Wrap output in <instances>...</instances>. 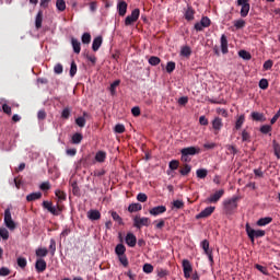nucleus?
<instances>
[{"label": "nucleus", "mask_w": 280, "mask_h": 280, "mask_svg": "<svg viewBox=\"0 0 280 280\" xmlns=\"http://www.w3.org/2000/svg\"><path fill=\"white\" fill-rule=\"evenodd\" d=\"M259 89H261L262 91H266V89H268L269 83L267 81V79H261L258 83Z\"/></svg>", "instance_id": "nucleus-55"}, {"label": "nucleus", "mask_w": 280, "mask_h": 280, "mask_svg": "<svg viewBox=\"0 0 280 280\" xmlns=\"http://www.w3.org/2000/svg\"><path fill=\"white\" fill-rule=\"evenodd\" d=\"M84 117H89V113L84 112L83 116H80L75 119V124L79 126V128H84V126H86V118Z\"/></svg>", "instance_id": "nucleus-21"}, {"label": "nucleus", "mask_w": 280, "mask_h": 280, "mask_svg": "<svg viewBox=\"0 0 280 280\" xmlns=\"http://www.w3.org/2000/svg\"><path fill=\"white\" fill-rule=\"evenodd\" d=\"M106 161V151H98L95 154V162L96 163H104Z\"/></svg>", "instance_id": "nucleus-25"}, {"label": "nucleus", "mask_w": 280, "mask_h": 280, "mask_svg": "<svg viewBox=\"0 0 280 280\" xmlns=\"http://www.w3.org/2000/svg\"><path fill=\"white\" fill-rule=\"evenodd\" d=\"M4 224L7 229H10L11 231L16 229V224L14 223V220H12V212H10V208L4 210Z\"/></svg>", "instance_id": "nucleus-7"}, {"label": "nucleus", "mask_w": 280, "mask_h": 280, "mask_svg": "<svg viewBox=\"0 0 280 280\" xmlns=\"http://www.w3.org/2000/svg\"><path fill=\"white\" fill-rule=\"evenodd\" d=\"M260 132L262 135H268V132H272V127L270 125H264L260 127Z\"/></svg>", "instance_id": "nucleus-54"}, {"label": "nucleus", "mask_w": 280, "mask_h": 280, "mask_svg": "<svg viewBox=\"0 0 280 280\" xmlns=\"http://www.w3.org/2000/svg\"><path fill=\"white\" fill-rule=\"evenodd\" d=\"M173 207L175 209H183L185 207V202H183V200H175L173 201Z\"/></svg>", "instance_id": "nucleus-63"}, {"label": "nucleus", "mask_w": 280, "mask_h": 280, "mask_svg": "<svg viewBox=\"0 0 280 280\" xmlns=\"http://www.w3.org/2000/svg\"><path fill=\"white\" fill-rule=\"evenodd\" d=\"M180 56H184V58H189V56H191V47L189 46L182 47Z\"/></svg>", "instance_id": "nucleus-33"}, {"label": "nucleus", "mask_w": 280, "mask_h": 280, "mask_svg": "<svg viewBox=\"0 0 280 280\" xmlns=\"http://www.w3.org/2000/svg\"><path fill=\"white\" fill-rule=\"evenodd\" d=\"M149 65H151V67H156V66L161 65V58H159L156 56L150 57Z\"/></svg>", "instance_id": "nucleus-35"}, {"label": "nucleus", "mask_w": 280, "mask_h": 280, "mask_svg": "<svg viewBox=\"0 0 280 280\" xmlns=\"http://www.w3.org/2000/svg\"><path fill=\"white\" fill-rule=\"evenodd\" d=\"M18 266L20 268H25L27 266V259L23 257L18 258Z\"/></svg>", "instance_id": "nucleus-62"}, {"label": "nucleus", "mask_w": 280, "mask_h": 280, "mask_svg": "<svg viewBox=\"0 0 280 280\" xmlns=\"http://www.w3.org/2000/svg\"><path fill=\"white\" fill-rule=\"evenodd\" d=\"M270 222H272V218L271 217H265V218H261L257 221V226H267V224H270Z\"/></svg>", "instance_id": "nucleus-30"}, {"label": "nucleus", "mask_w": 280, "mask_h": 280, "mask_svg": "<svg viewBox=\"0 0 280 280\" xmlns=\"http://www.w3.org/2000/svg\"><path fill=\"white\" fill-rule=\"evenodd\" d=\"M273 152H275V156H277V159H280V144L278 143L277 140H273Z\"/></svg>", "instance_id": "nucleus-43"}, {"label": "nucleus", "mask_w": 280, "mask_h": 280, "mask_svg": "<svg viewBox=\"0 0 280 280\" xmlns=\"http://www.w3.org/2000/svg\"><path fill=\"white\" fill-rule=\"evenodd\" d=\"M222 196H224V189L215 191L207 199V202H209L210 205H215V202H220V198H222Z\"/></svg>", "instance_id": "nucleus-11"}, {"label": "nucleus", "mask_w": 280, "mask_h": 280, "mask_svg": "<svg viewBox=\"0 0 280 280\" xmlns=\"http://www.w3.org/2000/svg\"><path fill=\"white\" fill-rule=\"evenodd\" d=\"M179 174L182 176H188V174H191V165L185 163L183 167L179 170Z\"/></svg>", "instance_id": "nucleus-26"}, {"label": "nucleus", "mask_w": 280, "mask_h": 280, "mask_svg": "<svg viewBox=\"0 0 280 280\" xmlns=\"http://www.w3.org/2000/svg\"><path fill=\"white\" fill-rule=\"evenodd\" d=\"M182 266L185 279H189L191 277V272H194V267H191V262L188 259H184Z\"/></svg>", "instance_id": "nucleus-10"}, {"label": "nucleus", "mask_w": 280, "mask_h": 280, "mask_svg": "<svg viewBox=\"0 0 280 280\" xmlns=\"http://www.w3.org/2000/svg\"><path fill=\"white\" fill-rule=\"evenodd\" d=\"M55 195L57 196L58 200H67V194L62 190H56Z\"/></svg>", "instance_id": "nucleus-56"}, {"label": "nucleus", "mask_w": 280, "mask_h": 280, "mask_svg": "<svg viewBox=\"0 0 280 280\" xmlns=\"http://www.w3.org/2000/svg\"><path fill=\"white\" fill-rule=\"evenodd\" d=\"M133 226L136 229H141L142 226H150V218L148 217H140V215H136L133 218Z\"/></svg>", "instance_id": "nucleus-6"}, {"label": "nucleus", "mask_w": 280, "mask_h": 280, "mask_svg": "<svg viewBox=\"0 0 280 280\" xmlns=\"http://www.w3.org/2000/svg\"><path fill=\"white\" fill-rule=\"evenodd\" d=\"M121 84L120 80H116L110 84L109 91L112 93V95H115V89H117V86Z\"/></svg>", "instance_id": "nucleus-58"}, {"label": "nucleus", "mask_w": 280, "mask_h": 280, "mask_svg": "<svg viewBox=\"0 0 280 280\" xmlns=\"http://www.w3.org/2000/svg\"><path fill=\"white\" fill-rule=\"evenodd\" d=\"M82 139H84L82 133L77 132L72 136V143H74V145H79V143H82Z\"/></svg>", "instance_id": "nucleus-32"}, {"label": "nucleus", "mask_w": 280, "mask_h": 280, "mask_svg": "<svg viewBox=\"0 0 280 280\" xmlns=\"http://www.w3.org/2000/svg\"><path fill=\"white\" fill-rule=\"evenodd\" d=\"M73 196H80V187H78V182L71 184Z\"/></svg>", "instance_id": "nucleus-51"}, {"label": "nucleus", "mask_w": 280, "mask_h": 280, "mask_svg": "<svg viewBox=\"0 0 280 280\" xmlns=\"http://www.w3.org/2000/svg\"><path fill=\"white\" fill-rule=\"evenodd\" d=\"M165 211H167V207L156 206V207L150 209L149 213H150V215H154L156 218V215H162V213H165Z\"/></svg>", "instance_id": "nucleus-13"}, {"label": "nucleus", "mask_w": 280, "mask_h": 280, "mask_svg": "<svg viewBox=\"0 0 280 280\" xmlns=\"http://www.w3.org/2000/svg\"><path fill=\"white\" fill-rule=\"evenodd\" d=\"M115 253L118 257L121 255H126V246L124 244H118L115 248Z\"/></svg>", "instance_id": "nucleus-31"}, {"label": "nucleus", "mask_w": 280, "mask_h": 280, "mask_svg": "<svg viewBox=\"0 0 280 280\" xmlns=\"http://www.w3.org/2000/svg\"><path fill=\"white\" fill-rule=\"evenodd\" d=\"M113 221L117 222L118 224H124V220L121 219V217L119 215V213L112 211L110 212Z\"/></svg>", "instance_id": "nucleus-40"}, {"label": "nucleus", "mask_w": 280, "mask_h": 280, "mask_svg": "<svg viewBox=\"0 0 280 280\" xmlns=\"http://www.w3.org/2000/svg\"><path fill=\"white\" fill-rule=\"evenodd\" d=\"M176 69V62L174 61H168L166 65V71L168 73H174V70Z\"/></svg>", "instance_id": "nucleus-50"}, {"label": "nucleus", "mask_w": 280, "mask_h": 280, "mask_svg": "<svg viewBox=\"0 0 280 280\" xmlns=\"http://www.w3.org/2000/svg\"><path fill=\"white\" fill-rule=\"evenodd\" d=\"M245 231L247 236L249 237L252 244H255V237H264L266 235V231L264 230H254L250 228V224L246 223Z\"/></svg>", "instance_id": "nucleus-3"}, {"label": "nucleus", "mask_w": 280, "mask_h": 280, "mask_svg": "<svg viewBox=\"0 0 280 280\" xmlns=\"http://www.w3.org/2000/svg\"><path fill=\"white\" fill-rule=\"evenodd\" d=\"M211 26V19L209 16H202L200 22H197L194 26L196 32H202L205 27H210Z\"/></svg>", "instance_id": "nucleus-8"}, {"label": "nucleus", "mask_w": 280, "mask_h": 280, "mask_svg": "<svg viewBox=\"0 0 280 280\" xmlns=\"http://www.w3.org/2000/svg\"><path fill=\"white\" fill-rule=\"evenodd\" d=\"M71 45L74 54H80V51H82V44H80V40H78L75 37L71 38Z\"/></svg>", "instance_id": "nucleus-19"}, {"label": "nucleus", "mask_w": 280, "mask_h": 280, "mask_svg": "<svg viewBox=\"0 0 280 280\" xmlns=\"http://www.w3.org/2000/svg\"><path fill=\"white\" fill-rule=\"evenodd\" d=\"M272 65H275V62L269 59V60L265 61V63L262 65V69L265 71H270V69H272Z\"/></svg>", "instance_id": "nucleus-57"}, {"label": "nucleus", "mask_w": 280, "mask_h": 280, "mask_svg": "<svg viewBox=\"0 0 280 280\" xmlns=\"http://www.w3.org/2000/svg\"><path fill=\"white\" fill-rule=\"evenodd\" d=\"M137 200L139 202H148V195L143 194V192H139L137 195Z\"/></svg>", "instance_id": "nucleus-60"}, {"label": "nucleus", "mask_w": 280, "mask_h": 280, "mask_svg": "<svg viewBox=\"0 0 280 280\" xmlns=\"http://www.w3.org/2000/svg\"><path fill=\"white\" fill-rule=\"evenodd\" d=\"M143 272H145L147 275H152V272H154V266H152L150 264H144Z\"/></svg>", "instance_id": "nucleus-47"}, {"label": "nucleus", "mask_w": 280, "mask_h": 280, "mask_svg": "<svg viewBox=\"0 0 280 280\" xmlns=\"http://www.w3.org/2000/svg\"><path fill=\"white\" fill-rule=\"evenodd\" d=\"M180 165V162H178V160H172L170 163H168V167L170 170L172 171H175V170H178V166Z\"/></svg>", "instance_id": "nucleus-49"}, {"label": "nucleus", "mask_w": 280, "mask_h": 280, "mask_svg": "<svg viewBox=\"0 0 280 280\" xmlns=\"http://www.w3.org/2000/svg\"><path fill=\"white\" fill-rule=\"evenodd\" d=\"M143 207L141 206V203H131L128 207L129 213H136L137 211H141Z\"/></svg>", "instance_id": "nucleus-29"}, {"label": "nucleus", "mask_w": 280, "mask_h": 280, "mask_svg": "<svg viewBox=\"0 0 280 280\" xmlns=\"http://www.w3.org/2000/svg\"><path fill=\"white\" fill-rule=\"evenodd\" d=\"M48 253L49 252L47 250V248H38L36 250V256L37 257H47Z\"/></svg>", "instance_id": "nucleus-53"}, {"label": "nucleus", "mask_w": 280, "mask_h": 280, "mask_svg": "<svg viewBox=\"0 0 280 280\" xmlns=\"http://www.w3.org/2000/svg\"><path fill=\"white\" fill-rule=\"evenodd\" d=\"M234 27L236 30H243V27H246V21L240 19L234 21Z\"/></svg>", "instance_id": "nucleus-37"}, {"label": "nucleus", "mask_w": 280, "mask_h": 280, "mask_svg": "<svg viewBox=\"0 0 280 280\" xmlns=\"http://www.w3.org/2000/svg\"><path fill=\"white\" fill-rule=\"evenodd\" d=\"M201 248H202L205 255H207V253H211L212 252L211 249H209V242L207 240H203L201 242Z\"/></svg>", "instance_id": "nucleus-48"}, {"label": "nucleus", "mask_w": 280, "mask_h": 280, "mask_svg": "<svg viewBox=\"0 0 280 280\" xmlns=\"http://www.w3.org/2000/svg\"><path fill=\"white\" fill-rule=\"evenodd\" d=\"M42 207L44 209H47L49 213L52 215H60L62 213V208L60 206L54 207V203L51 201H43Z\"/></svg>", "instance_id": "nucleus-5"}, {"label": "nucleus", "mask_w": 280, "mask_h": 280, "mask_svg": "<svg viewBox=\"0 0 280 280\" xmlns=\"http://www.w3.org/2000/svg\"><path fill=\"white\" fill-rule=\"evenodd\" d=\"M63 71V67L61 63H57L55 67H54V72L57 74V75H60V73H62Z\"/></svg>", "instance_id": "nucleus-64"}, {"label": "nucleus", "mask_w": 280, "mask_h": 280, "mask_svg": "<svg viewBox=\"0 0 280 280\" xmlns=\"http://www.w3.org/2000/svg\"><path fill=\"white\" fill-rule=\"evenodd\" d=\"M114 132H116L117 135H124V132H126V126L117 124L114 128Z\"/></svg>", "instance_id": "nucleus-41"}, {"label": "nucleus", "mask_w": 280, "mask_h": 280, "mask_svg": "<svg viewBox=\"0 0 280 280\" xmlns=\"http://www.w3.org/2000/svg\"><path fill=\"white\" fill-rule=\"evenodd\" d=\"M39 189H42V191H49V189H51V184H49V182H44L40 184Z\"/></svg>", "instance_id": "nucleus-59"}, {"label": "nucleus", "mask_w": 280, "mask_h": 280, "mask_svg": "<svg viewBox=\"0 0 280 280\" xmlns=\"http://www.w3.org/2000/svg\"><path fill=\"white\" fill-rule=\"evenodd\" d=\"M246 121V116L244 115H241L236 121H235V130H241L242 129V126H244V122Z\"/></svg>", "instance_id": "nucleus-27"}, {"label": "nucleus", "mask_w": 280, "mask_h": 280, "mask_svg": "<svg viewBox=\"0 0 280 280\" xmlns=\"http://www.w3.org/2000/svg\"><path fill=\"white\" fill-rule=\"evenodd\" d=\"M35 268L37 272H45L47 270V261L45 259L39 258L36 260Z\"/></svg>", "instance_id": "nucleus-15"}, {"label": "nucleus", "mask_w": 280, "mask_h": 280, "mask_svg": "<svg viewBox=\"0 0 280 280\" xmlns=\"http://www.w3.org/2000/svg\"><path fill=\"white\" fill-rule=\"evenodd\" d=\"M43 198V192L37 191V192H32L26 196L27 202H34V200H40Z\"/></svg>", "instance_id": "nucleus-20"}, {"label": "nucleus", "mask_w": 280, "mask_h": 280, "mask_svg": "<svg viewBox=\"0 0 280 280\" xmlns=\"http://www.w3.org/2000/svg\"><path fill=\"white\" fill-rule=\"evenodd\" d=\"M75 73H78V65H75V61H72L70 66V78H74Z\"/></svg>", "instance_id": "nucleus-46"}, {"label": "nucleus", "mask_w": 280, "mask_h": 280, "mask_svg": "<svg viewBox=\"0 0 280 280\" xmlns=\"http://www.w3.org/2000/svg\"><path fill=\"white\" fill-rule=\"evenodd\" d=\"M221 51L222 54H229V39L224 34L221 36Z\"/></svg>", "instance_id": "nucleus-18"}, {"label": "nucleus", "mask_w": 280, "mask_h": 280, "mask_svg": "<svg viewBox=\"0 0 280 280\" xmlns=\"http://www.w3.org/2000/svg\"><path fill=\"white\" fill-rule=\"evenodd\" d=\"M88 218L89 220H100L102 218V213H100V210H90L88 211Z\"/></svg>", "instance_id": "nucleus-23"}, {"label": "nucleus", "mask_w": 280, "mask_h": 280, "mask_svg": "<svg viewBox=\"0 0 280 280\" xmlns=\"http://www.w3.org/2000/svg\"><path fill=\"white\" fill-rule=\"evenodd\" d=\"M71 117V107H65L61 112L62 119H69Z\"/></svg>", "instance_id": "nucleus-39"}, {"label": "nucleus", "mask_w": 280, "mask_h": 280, "mask_svg": "<svg viewBox=\"0 0 280 280\" xmlns=\"http://www.w3.org/2000/svg\"><path fill=\"white\" fill-rule=\"evenodd\" d=\"M196 14V11H194V8L188 7L185 12V19L186 21H194V15Z\"/></svg>", "instance_id": "nucleus-28"}, {"label": "nucleus", "mask_w": 280, "mask_h": 280, "mask_svg": "<svg viewBox=\"0 0 280 280\" xmlns=\"http://www.w3.org/2000/svg\"><path fill=\"white\" fill-rule=\"evenodd\" d=\"M237 200H240V197L234 196L231 199H225L223 201V211L225 215H233L235 213L237 210Z\"/></svg>", "instance_id": "nucleus-2"}, {"label": "nucleus", "mask_w": 280, "mask_h": 280, "mask_svg": "<svg viewBox=\"0 0 280 280\" xmlns=\"http://www.w3.org/2000/svg\"><path fill=\"white\" fill-rule=\"evenodd\" d=\"M222 126H224V124L222 122V118L220 117H215L212 120V128L213 130H215L217 132H220L222 130Z\"/></svg>", "instance_id": "nucleus-17"}, {"label": "nucleus", "mask_w": 280, "mask_h": 280, "mask_svg": "<svg viewBox=\"0 0 280 280\" xmlns=\"http://www.w3.org/2000/svg\"><path fill=\"white\" fill-rule=\"evenodd\" d=\"M103 38L102 36H97L93 39L92 49L93 51H100V47H102Z\"/></svg>", "instance_id": "nucleus-22"}, {"label": "nucleus", "mask_w": 280, "mask_h": 280, "mask_svg": "<svg viewBox=\"0 0 280 280\" xmlns=\"http://www.w3.org/2000/svg\"><path fill=\"white\" fill-rule=\"evenodd\" d=\"M35 27L36 30H40L43 27V11H38L35 18Z\"/></svg>", "instance_id": "nucleus-24"}, {"label": "nucleus", "mask_w": 280, "mask_h": 280, "mask_svg": "<svg viewBox=\"0 0 280 280\" xmlns=\"http://www.w3.org/2000/svg\"><path fill=\"white\" fill-rule=\"evenodd\" d=\"M125 242L130 248H135L137 246V236H135L132 233H128Z\"/></svg>", "instance_id": "nucleus-14"}, {"label": "nucleus", "mask_w": 280, "mask_h": 280, "mask_svg": "<svg viewBox=\"0 0 280 280\" xmlns=\"http://www.w3.org/2000/svg\"><path fill=\"white\" fill-rule=\"evenodd\" d=\"M242 141L250 143V133L246 129L242 131Z\"/></svg>", "instance_id": "nucleus-45"}, {"label": "nucleus", "mask_w": 280, "mask_h": 280, "mask_svg": "<svg viewBox=\"0 0 280 280\" xmlns=\"http://www.w3.org/2000/svg\"><path fill=\"white\" fill-rule=\"evenodd\" d=\"M0 237H2V240H9L10 232H8L5 228H0Z\"/></svg>", "instance_id": "nucleus-52"}, {"label": "nucleus", "mask_w": 280, "mask_h": 280, "mask_svg": "<svg viewBox=\"0 0 280 280\" xmlns=\"http://www.w3.org/2000/svg\"><path fill=\"white\" fill-rule=\"evenodd\" d=\"M196 174H197V178L203 179L209 174V171H207V168H198L196 171Z\"/></svg>", "instance_id": "nucleus-36"}, {"label": "nucleus", "mask_w": 280, "mask_h": 280, "mask_svg": "<svg viewBox=\"0 0 280 280\" xmlns=\"http://www.w3.org/2000/svg\"><path fill=\"white\" fill-rule=\"evenodd\" d=\"M236 5L241 7V16L242 19H246L248 16V13L250 12V3L248 0H237Z\"/></svg>", "instance_id": "nucleus-4"}, {"label": "nucleus", "mask_w": 280, "mask_h": 280, "mask_svg": "<svg viewBox=\"0 0 280 280\" xmlns=\"http://www.w3.org/2000/svg\"><path fill=\"white\" fill-rule=\"evenodd\" d=\"M238 56L240 58H243V60H250V58H253V56H250V52L246 50H240Z\"/></svg>", "instance_id": "nucleus-42"}, {"label": "nucleus", "mask_w": 280, "mask_h": 280, "mask_svg": "<svg viewBox=\"0 0 280 280\" xmlns=\"http://www.w3.org/2000/svg\"><path fill=\"white\" fill-rule=\"evenodd\" d=\"M118 259H119L120 264H121L125 268H127V266H128V257H126V254H124V255H121V256H118Z\"/></svg>", "instance_id": "nucleus-61"}, {"label": "nucleus", "mask_w": 280, "mask_h": 280, "mask_svg": "<svg viewBox=\"0 0 280 280\" xmlns=\"http://www.w3.org/2000/svg\"><path fill=\"white\" fill-rule=\"evenodd\" d=\"M252 119L254 121H264V114H261L259 112H253L252 113Z\"/></svg>", "instance_id": "nucleus-38"}, {"label": "nucleus", "mask_w": 280, "mask_h": 280, "mask_svg": "<svg viewBox=\"0 0 280 280\" xmlns=\"http://www.w3.org/2000/svg\"><path fill=\"white\" fill-rule=\"evenodd\" d=\"M141 11L139 9H135L130 15L125 19V25L130 26L132 23H137L139 21V16Z\"/></svg>", "instance_id": "nucleus-9"}, {"label": "nucleus", "mask_w": 280, "mask_h": 280, "mask_svg": "<svg viewBox=\"0 0 280 280\" xmlns=\"http://www.w3.org/2000/svg\"><path fill=\"white\" fill-rule=\"evenodd\" d=\"M180 162L182 163H191V158L196 156V154H200V148L198 147H188L180 150Z\"/></svg>", "instance_id": "nucleus-1"}, {"label": "nucleus", "mask_w": 280, "mask_h": 280, "mask_svg": "<svg viewBox=\"0 0 280 280\" xmlns=\"http://www.w3.org/2000/svg\"><path fill=\"white\" fill-rule=\"evenodd\" d=\"M213 211H215V207H207L199 214L196 215V219L201 220L202 218H209V215H211Z\"/></svg>", "instance_id": "nucleus-12"}, {"label": "nucleus", "mask_w": 280, "mask_h": 280, "mask_svg": "<svg viewBox=\"0 0 280 280\" xmlns=\"http://www.w3.org/2000/svg\"><path fill=\"white\" fill-rule=\"evenodd\" d=\"M56 8L59 12H65V10H67V2H65V0H57Z\"/></svg>", "instance_id": "nucleus-34"}, {"label": "nucleus", "mask_w": 280, "mask_h": 280, "mask_svg": "<svg viewBox=\"0 0 280 280\" xmlns=\"http://www.w3.org/2000/svg\"><path fill=\"white\" fill-rule=\"evenodd\" d=\"M117 10L119 16H126V12H128V3H126V1L118 2Z\"/></svg>", "instance_id": "nucleus-16"}, {"label": "nucleus", "mask_w": 280, "mask_h": 280, "mask_svg": "<svg viewBox=\"0 0 280 280\" xmlns=\"http://www.w3.org/2000/svg\"><path fill=\"white\" fill-rule=\"evenodd\" d=\"M81 40L83 45H90L91 44V33H84L81 37Z\"/></svg>", "instance_id": "nucleus-44"}]
</instances>
